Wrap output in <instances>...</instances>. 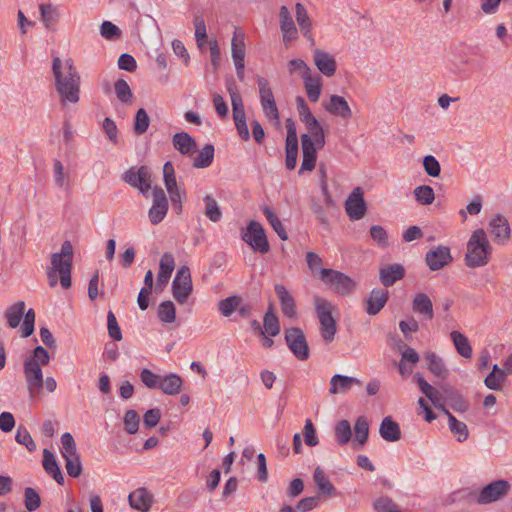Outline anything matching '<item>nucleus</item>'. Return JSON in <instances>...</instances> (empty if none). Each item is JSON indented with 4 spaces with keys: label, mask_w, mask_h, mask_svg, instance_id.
I'll use <instances>...</instances> for the list:
<instances>
[{
    "label": "nucleus",
    "mask_w": 512,
    "mask_h": 512,
    "mask_svg": "<svg viewBox=\"0 0 512 512\" xmlns=\"http://www.w3.org/2000/svg\"><path fill=\"white\" fill-rule=\"evenodd\" d=\"M52 71L55 78V88L60 96L63 106L68 103L76 104L80 100V75L71 59L62 61L55 57L52 62Z\"/></svg>",
    "instance_id": "nucleus-1"
},
{
    "label": "nucleus",
    "mask_w": 512,
    "mask_h": 512,
    "mask_svg": "<svg viewBox=\"0 0 512 512\" xmlns=\"http://www.w3.org/2000/svg\"><path fill=\"white\" fill-rule=\"evenodd\" d=\"M305 125V133L301 135L303 160L299 173L312 171L315 168L317 152L325 146V133L322 125L315 119Z\"/></svg>",
    "instance_id": "nucleus-2"
},
{
    "label": "nucleus",
    "mask_w": 512,
    "mask_h": 512,
    "mask_svg": "<svg viewBox=\"0 0 512 512\" xmlns=\"http://www.w3.org/2000/svg\"><path fill=\"white\" fill-rule=\"evenodd\" d=\"M73 262V246L70 241H64L60 252L53 253L50 266L47 267V278L50 287L60 282L64 289L71 286V270Z\"/></svg>",
    "instance_id": "nucleus-3"
},
{
    "label": "nucleus",
    "mask_w": 512,
    "mask_h": 512,
    "mask_svg": "<svg viewBox=\"0 0 512 512\" xmlns=\"http://www.w3.org/2000/svg\"><path fill=\"white\" fill-rule=\"evenodd\" d=\"M492 246L483 229L475 230L467 242L466 265L470 268L483 267L489 262Z\"/></svg>",
    "instance_id": "nucleus-4"
},
{
    "label": "nucleus",
    "mask_w": 512,
    "mask_h": 512,
    "mask_svg": "<svg viewBox=\"0 0 512 512\" xmlns=\"http://www.w3.org/2000/svg\"><path fill=\"white\" fill-rule=\"evenodd\" d=\"M313 304L320 324L321 337L326 343H330L337 331V323L332 315L336 308L332 302L319 295L313 297Z\"/></svg>",
    "instance_id": "nucleus-5"
},
{
    "label": "nucleus",
    "mask_w": 512,
    "mask_h": 512,
    "mask_svg": "<svg viewBox=\"0 0 512 512\" xmlns=\"http://www.w3.org/2000/svg\"><path fill=\"white\" fill-rule=\"evenodd\" d=\"M24 316V321L21 326V334L23 337L30 336L34 331V323H35V312L33 309H29L25 312V303L23 301H18L12 304L7 308L5 312V317L7 319L8 325L11 328H16L19 326L22 318Z\"/></svg>",
    "instance_id": "nucleus-6"
},
{
    "label": "nucleus",
    "mask_w": 512,
    "mask_h": 512,
    "mask_svg": "<svg viewBox=\"0 0 512 512\" xmlns=\"http://www.w3.org/2000/svg\"><path fill=\"white\" fill-rule=\"evenodd\" d=\"M319 279L328 285L336 294L347 296L353 293L357 283L348 275L333 269H321Z\"/></svg>",
    "instance_id": "nucleus-7"
},
{
    "label": "nucleus",
    "mask_w": 512,
    "mask_h": 512,
    "mask_svg": "<svg viewBox=\"0 0 512 512\" xmlns=\"http://www.w3.org/2000/svg\"><path fill=\"white\" fill-rule=\"evenodd\" d=\"M61 455L65 460V468L69 476L77 478L82 472L80 456L73 436L66 432L61 436Z\"/></svg>",
    "instance_id": "nucleus-8"
},
{
    "label": "nucleus",
    "mask_w": 512,
    "mask_h": 512,
    "mask_svg": "<svg viewBox=\"0 0 512 512\" xmlns=\"http://www.w3.org/2000/svg\"><path fill=\"white\" fill-rule=\"evenodd\" d=\"M227 90L231 98L233 119L237 132L242 140L247 141L250 138V133L246 123V114L242 97L234 84L228 85Z\"/></svg>",
    "instance_id": "nucleus-9"
},
{
    "label": "nucleus",
    "mask_w": 512,
    "mask_h": 512,
    "mask_svg": "<svg viewBox=\"0 0 512 512\" xmlns=\"http://www.w3.org/2000/svg\"><path fill=\"white\" fill-rule=\"evenodd\" d=\"M172 295L178 304H185L193 292V283L189 267L182 266L172 281Z\"/></svg>",
    "instance_id": "nucleus-10"
},
{
    "label": "nucleus",
    "mask_w": 512,
    "mask_h": 512,
    "mask_svg": "<svg viewBox=\"0 0 512 512\" xmlns=\"http://www.w3.org/2000/svg\"><path fill=\"white\" fill-rule=\"evenodd\" d=\"M123 180L130 186L137 188L144 197L149 196L152 188L151 171L147 166L130 168L123 175Z\"/></svg>",
    "instance_id": "nucleus-11"
},
{
    "label": "nucleus",
    "mask_w": 512,
    "mask_h": 512,
    "mask_svg": "<svg viewBox=\"0 0 512 512\" xmlns=\"http://www.w3.org/2000/svg\"><path fill=\"white\" fill-rule=\"evenodd\" d=\"M507 480L499 479L484 486L476 496V502L481 505L490 504L501 500L510 490Z\"/></svg>",
    "instance_id": "nucleus-12"
},
{
    "label": "nucleus",
    "mask_w": 512,
    "mask_h": 512,
    "mask_svg": "<svg viewBox=\"0 0 512 512\" xmlns=\"http://www.w3.org/2000/svg\"><path fill=\"white\" fill-rule=\"evenodd\" d=\"M242 239L249 244L255 251L267 253L269 243L263 226L257 221H250L246 230L242 234Z\"/></svg>",
    "instance_id": "nucleus-13"
},
{
    "label": "nucleus",
    "mask_w": 512,
    "mask_h": 512,
    "mask_svg": "<svg viewBox=\"0 0 512 512\" xmlns=\"http://www.w3.org/2000/svg\"><path fill=\"white\" fill-rule=\"evenodd\" d=\"M285 340L294 356L299 360L309 357V348L303 331L293 327L285 331Z\"/></svg>",
    "instance_id": "nucleus-14"
},
{
    "label": "nucleus",
    "mask_w": 512,
    "mask_h": 512,
    "mask_svg": "<svg viewBox=\"0 0 512 512\" xmlns=\"http://www.w3.org/2000/svg\"><path fill=\"white\" fill-rule=\"evenodd\" d=\"M488 229L496 244L505 245L510 240L511 228L504 215H494L489 221Z\"/></svg>",
    "instance_id": "nucleus-15"
},
{
    "label": "nucleus",
    "mask_w": 512,
    "mask_h": 512,
    "mask_svg": "<svg viewBox=\"0 0 512 512\" xmlns=\"http://www.w3.org/2000/svg\"><path fill=\"white\" fill-rule=\"evenodd\" d=\"M153 205L149 209L148 216L152 224L160 223L168 212V200L162 188L155 186L152 190Z\"/></svg>",
    "instance_id": "nucleus-16"
},
{
    "label": "nucleus",
    "mask_w": 512,
    "mask_h": 512,
    "mask_svg": "<svg viewBox=\"0 0 512 512\" xmlns=\"http://www.w3.org/2000/svg\"><path fill=\"white\" fill-rule=\"evenodd\" d=\"M345 210L352 220H360L366 212V204L363 198V190L361 187L353 189L345 202Z\"/></svg>",
    "instance_id": "nucleus-17"
},
{
    "label": "nucleus",
    "mask_w": 512,
    "mask_h": 512,
    "mask_svg": "<svg viewBox=\"0 0 512 512\" xmlns=\"http://www.w3.org/2000/svg\"><path fill=\"white\" fill-rule=\"evenodd\" d=\"M164 183L170 200L177 210H181V191L177 186L175 170L171 162H166L163 166Z\"/></svg>",
    "instance_id": "nucleus-18"
},
{
    "label": "nucleus",
    "mask_w": 512,
    "mask_h": 512,
    "mask_svg": "<svg viewBox=\"0 0 512 512\" xmlns=\"http://www.w3.org/2000/svg\"><path fill=\"white\" fill-rule=\"evenodd\" d=\"M24 376L30 394L38 393L43 387L42 369L37 363L24 361Z\"/></svg>",
    "instance_id": "nucleus-19"
},
{
    "label": "nucleus",
    "mask_w": 512,
    "mask_h": 512,
    "mask_svg": "<svg viewBox=\"0 0 512 512\" xmlns=\"http://www.w3.org/2000/svg\"><path fill=\"white\" fill-rule=\"evenodd\" d=\"M323 108L331 115L342 119H350L352 110L344 97L331 95L327 101L322 102Z\"/></svg>",
    "instance_id": "nucleus-20"
},
{
    "label": "nucleus",
    "mask_w": 512,
    "mask_h": 512,
    "mask_svg": "<svg viewBox=\"0 0 512 512\" xmlns=\"http://www.w3.org/2000/svg\"><path fill=\"white\" fill-rule=\"evenodd\" d=\"M425 261L432 271L439 270L452 261L450 249L446 246H438L426 254Z\"/></svg>",
    "instance_id": "nucleus-21"
},
{
    "label": "nucleus",
    "mask_w": 512,
    "mask_h": 512,
    "mask_svg": "<svg viewBox=\"0 0 512 512\" xmlns=\"http://www.w3.org/2000/svg\"><path fill=\"white\" fill-rule=\"evenodd\" d=\"M313 61L317 69L326 77H332L337 70V62L331 54L321 49L313 51Z\"/></svg>",
    "instance_id": "nucleus-22"
},
{
    "label": "nucleus",
    "mask_w": 512,
    "mask_h": 512,
    "mask_svg": "<svg viewBox=\"0 0 512 512\" xmlns=\"http://www.w3.org/2000/svg\"><path fill=\"white\" fill-rule=\"evenodd\" d=\"M131 508L139 512H148L153 504V495L143 487L132 491L128 496Z\"/></svg>",
    "instance_id": "nucleus-23"
},
{
    "label": "nucleus",
    "mask_w": 512,
    "mask_h": 512,
    "mask_svg": "<svg viewBox=\"0 0 512 512\" xmlns=\"http://www.w3.org/2000/svg\"><path fill=\"white\" fill-rule=\"evenodd\" d=\"M358 378L335 374L330 379L329 393L331 395L342 394L348 392L353 385H360Z\"/></svg>",
    "instance_id": "nucleus-24"
},
{
    "label": "nucleus",
    "mask_w": 512,
    "mask_h": 512,
    "mask_svg": "<svg viewBox=\"0 0 512 512\" xmlns=\"http://www.w3.org/2000/svg\"><path fill=\"white\" fill-rule=\"evenodd\" d=\"M174 269V256L171 253H164L159 262V272L156 279L157 287L163 288L167 285Z\"/></svg>",
    "instance_id": "nucleus-25"
},
{
    "label": "nucleus",
    "mask_w": 512,
    "mask_h": 512,
    "mask_svg": "<svg viewBox=\"0 0 512 512\" xmlns=\"http://www.w3.org/2000/svg\"><path fill=\"white\" fill-rule=\"evenodd\" d=\"M405 270L401 264L385 265L379 270V279L385 287L392 286L404 277Z\"/></svg>",
    "instance_id": "nucleus-26"
},
{
    "label": "nucleus",
    "mask_w": 512,
    "mask_h": 512,
    "mask_svg": "<svg viewBox=\"0 0 512 512\" xmlns=\"http://www.w3.org/2000/svg\"><path fill=\"white\" fill-rule=\"evenodd\" d=\"M417 384L421 392L432 402V404L445 413L444 401L439 393L432 385H430L420 373L415 375Z\"/></svg>",
    "instance_id": "nucleus-27"
},
{
    "label": "nucleus",
    "mask_w": 512,
    "mask_h": 512,
    "mask_svg": "<svg viewBox=\"0 0 512 512\" xmlns=\"http://www.w3.org/2000/svg\"><path fill=\"white\" fill-rule=\"evenodd\" d=\"M173 147L182 155H191L197 150V143L188 133L178 132L172 136Z\"/></svg>",
    "instance_id": "nucleus-28"
},
{
    "label": "nucleus",
    "mask_w": 512,
    "mask_h": 512,
    "mask_svg": "<svg viewBox=\"0 0 512 512\" xmlns=\"http://www.w3.org/2000/svg\"><path fill=\"white\" fill-rule=\"evenodd\" d=\"M280 29L284 41H292L297 38V29L292 16L286 6H282L279 11Z\"/></svg>",
    "instance_id": "nucleus-29"
},
{
    "label": "nucleus",
    "mask_w": 512,
    "mask_h": 512,
    "mask_svg": "<svg viewBox=\"0 0 512 512\" xmlns=\"http://www.w3.org/2000/svg\"><path fill=\"white\" fill-rule=\"evenodd\" d=\"M412 310L427 320H431L434 317L432 301L425 293H417L414 296Z\"/></svg>",
    "instance_id": "nucleus-30"
},
{
    "label": "nucleus",
    "mask_w": 512,
    "mask_h": 512,
    "mask_svg": "<svg viewBox=\"0 0 512 512\" xmlns=\"http://www.w3.org/2000/svg\"><path fill=\"white\" fill-rule=\"evenodd\" d=\"M275 293L280 301L283 314L288 318L296 316L295 301L288 290L282 284H276Z\"/></svg>",
    "instance_id": "nucleus-31"
},
{
    "label": "nucleus",
    "mask_w": 512,
    "mask_h": 512,
    "mask_svg": "<svg viewBox=\"0 0 512 512\" xmlns=\"http://www.w3.org/2000/svg\"><path fill=\"white\" fill-rule=\"evenodd\" d=\"M388 291L385 289H373L367 300L366 312L369 315H376L385 306L388 300Z\"/></svg>",
    "instance_id": "nucleus-32"
},
{
    "label": "nucleus",
    "mask_w": 512,
    "mask_h": 512,
    "mask_svg": "<svg viewBox=\"0 0 512 512\" xmlns=\"http://www.w3.org/2000/svg\"><path fill=\"white\" fill-rule=\"evenodd\" d=\"M313 480L321 495L325 497H332L336 494V488L325 474L321 467H317L313 473Z\"/></svg>",
    "instance_id": "nucleus-33"
},
{
    "label": "nucleus",
    "mask_w": 512,
    "mask_h": 512,
    "mask_svg": "<svg viewBox=\"0 0 512 512\" xmlns=\"http://www.w3.org/2000/svg\"><path fill=\"white\" fill-rule=\"evenodd\" d=\"M381 437L387 442H396L401 438V430L399 424L392 420L391 417H385L379 427Z\"/></svg>",
    "instance_id": "nucleus-34"
},
{
    "label": "nucleus",
    "mask_w": 512,
    "mask_h": 512,
    "mask_svg": "<svg viewBox=\"0 0 512 512\" xmlns=\"http://www.w3.org/2000/svg\"><path fill=\"white\" fill-rule=\"evenodd\" d=\"M303 79L307 97L311 102H317L320 98L323 81L319 75H313L312 72Z\"/></svg>",
    "instance_id": "nucleus-35"
},
{
    "label": "nucleus",
    "mask_w": 512,
    "mask_h": 512,
    "mask_svg": "<svg viewBox=\"0 0 512 512\" xmlns=\"http://www.w3.org/2000/svg\"><path fill=\"white\" fill-rule=\"evenodd\" d=\"M424 358L427 362V368L432 374L441 379L447 378L448 370L440 356L435 352L427 351L424 354Z\"/></svg>",
    "instance_id": "nucleus-36"
},
{
    "label": "nucleus",
    "mask_w": 512,
    "mask_h": 512,
    "mask_svg": "<svg viewBox=\"0 0 512 512\" xmlns=\"http://www.w3.org/2000/svg\"><path fill=\"white\" fill-rule=\"evenodd\" d=\"M43 467L45 471L54 478V480L62 485L64 483V476L52 452L48 449L43 450Z\"/></svg>",
    "instance_id": "nucleus-37"
},
{
    "label": "nucleus",
    "mask_w": 512,
    "mask_h": 512,
    "mask_svg": "<svg viewBox=\"0 0 512 512\" xmlns=\"http://www.w3.org/2000/svg\"><path fill=\"white\" fill-rule=\"evenodd\" d=\"M244 33L235 29L232 40H231V54L233 63H245L246 47L244 42Z\"/></svg>",
    "instance_id": "nucleus-38"
},
{
    "label": "nucleus",
    "mask_w": 512,
    "mask_h": 512,
    "mask_svg": "<svg viewBox=\"0 0 512 512\" xmlns=\"http://www.w3.org/2000/svg\"><path fill=\"white\" fill-rule=\"evenodd\" d=\"M182 384L183 382L180 376L170 373L161 377L158 389H160L164 394L175 395L180 392Z\"/></svg>",
    "instance_id": "nucleus-39"
},
{
    "label": "nucleus",
    "mask_w": 512,
    "mask_h": 512,
    "mask_svg": "<svg viewBox=\"0 0 512 512\" xmlns=\"http://www.w3.org/2000/svg\"><path fill=\"white\" fill-rule=\"evenodd\" d=\"M451 341L454 344V347L457 351V353L462 356L463 358L469 359L472 357L473 350L470 345V342L468 338L459 331H452L450 333Z\"/></svg>",
    "instance_id": "nucleus-40"
},
{
    "label": "nucleus",
    "mask_w": 512,
    "mask_h": 512,
    "mask_svg": "<svg viewBox=\"0 0 512 512\" xmlns=\"http://www.w3.org/2000/svg\"><path fill=\"white\" fill-rule=\"evenodd\" d=\"M41 20L46 28H51L58 23L60 19V11L56 5L51 3H42L39 5Z\"/></svg>",
    "instance_id": "nucleus-41"
},
{
    "label": "nucleus",
    "mask_w": 512,
    "mask_h": 512,
    "mask_svg": "<svg viewBox=\"0 0 512 512\" xmlns=\"http://www.w3.org/2000/svg\"><path fill=\"white\" fill-rule=\"evenodd\" d=\"M295 9H296V20H297V23H298V25L300 27L301 32L313 44L314 40H313L312 35H311L312 23H311V20H310V18L308 16L306 8L304 7L303 4L297 3L296 6H295Z\"/></svg>",
    "instance_id": "nucleus-42"
},
{
    "label": "nucleus",
    "mask_w": 512,
    "mask_h": 512,
    "mask_svg": "<svg viewBox=\"0 0 512 512\" xmlns=\"http://www.w3.org/2000/svg\"><path fill=\"white\" fill-rule=\"evenodd\" d=\"M369 423L365 416H359L354 424V446L362 447L368 440Z\"/></svg>",
    "instance_id": "nucleus-43"
},
{
    "label": "nucleus",
    "mask_w": 512,
    "mask_h": 512,
    "mask_svg": "<svg viewBox=\"0 0 512 512\" xmlns=\"http://www.w3.org/2000/svg\"><path fill=\"white\" fill-rule=\"evenodd\" d=\"M445 415L448 417L449 429L457 438V441H465L469 435L467 425L464 422L457 420L448 410H445Z\"/></svg>",
    "instance_id": "nucleus-44"
},
{
    "label": "nucleus",
    "mask_w": 512,
    "mask_h": 512,
    "mask_svg": "<svg viewBox=\"0 0 512 512\" xmlns=\"http://www.w3.org/2000/svg\"><path fill=\"white\" fill-rule=\"evenodd\" d=\"M263 322L264 330H261V335L267 334L270 337H275L280 333L279 321L272 307L266 311Z\"/></svg>",
    "instance_id": "nucleus-45"
},
{
    "label": "nucleus",
    "mask_w": 512,
    "mask_h": 512,
    "mask_svg": "<svg viewBox=\"0 0 512 512\" xmlns=\"http://www.w3.org/2000/svg\"><path fill=\"white\" fill-rule=\"evenodd\" d=\"M336 442L340 445H346L352 438V429L349 421L340 420L334 427Z\"/></svg>",
    "instance_id": "nucleus-46"
},
{
    "label": "nucleus",
    "mask_w": 512,
    "mask_h": 512,
    "mask_svg": "<svg viewBox=\"0 0 512 512\" xmlns=\"http://www.w3.org/2000/svg\"><path fill=\"white\" fill-rule=\"evenodd\" d=\"M413 195L420 205H431L435 200V192L429 185L417 186L413 191Z\"/></svg>",
    "instance_id": "nucleus-47"
},
{
    "label": "nucleus",
    "mask_w": 512,
    "mask_h": 512,
    "mask_svg": "<svg viewBox=\"0 0 512 512\" xmlns=\"http://www.w3.org/2000/svg\"><path fill=\"white\" fill-rule=\"evenodd\" d=\"M214 158V147L213 145H205L193 160V166L195 168H206L211 165Z\"/></svg>",
    "instance_id": "nucleus-48"
},
{
    "label": "nucleus",
    "mask_w": 512,
    "mask_h": 512,
    "mask_svg": "<svg viewBox=\"0 0 512 512\" xmlns=\"http://www.w3.org/2000/svg\"><path fill=\"white\" fill-rule=\"evenodd\" d=\"M263 213H264L267 221L269 222V224L272 226L273 230L277 233V235L282 240H287L288 234H287L282 222L277 217V215L273 212V210L266 206L263 208Z\"/></svg>",
    "instance_id": "nucleus-49"
},
{
    "label": "nucleus",
    "mask_w": 512,
    "mask_h": 512,
    "mask_svg": "<svg viewBox=\"0 0 512 512\" xmlns=\"http://www.w3.org/2000/svg\"><path fill=\"white\" fill-rule=\"evenodd\" d=\"M158 317L165 324L173 323L176 319V308L172 301L167 300L160 303Z\"/></svg>",
    "instance_id": "nucleus-50"
},
{
    "label": "nucleus",
    "mask_w": 512,
    "mask_h": 512,
    "mask_svg": "<svg viewBox=\"0 0 512 512\" xmlns=\"http://www.w3.org/2000/svg\"><path fill=\"white\" fill-rule=\"evenodd\" d=\"M114 89L117 98L124 104H130L132 102L133 93L124 79H118L114 84Z\"/></svg>",
    "instance_id": "nucleus-51"
},
{
    "label": "nucleus",
    "mask_w": 512,
    "mask_h": 512,
    "mask_svg": "<svg viewBox=\"0 0 512 512\" xmlns=\"http://www.w3.org/2000/svg\"><path fill=\"white\" fill-rule=\"evenodd\" d=\"M205 202V215L213 222H218L222 217V212L217 201L210 195L203 198Z\"/></svg>",
    "instance_id": "nucleus-52"
},
{
    "label": "nucleus",
    "mask_w": 512,
    "mask_h": 512,
    "mask_svg": "<svg viewBox=\"0 0 512 512\" xmlns=\"http://www.w3.org/2000/svg\"><path fill=\"white\" fill-rule=\"evenodd\" d=\"M508 375L509 370H501L500 374L489 373L484 380V384L491 390H501L502 385Z\"/></svg>",
    "instance_id": "nucleus-53"
},
{
    "label": "nucleus",
    "mask_w": 512,
    "mask_h": 512,
    "mask_svg": "<svg viewBox=\"0 0 512 512\" xmlns=\"http://www.w3.org/2000/svg\"><path fill=\"white\" fill-rule=\"evenodd\" d=\"M15 440L18 444L25 446L29 452H34L37 448L36 443L25 427L20 426L18 428L15 435Z\"/></svg>",
    "instance_id": "nucleus-54"
},
{
    "label": "nucleus",
    "mask_w": 512,
    "mask_h": 512,
    "mask_svg": "<svg viewBox=\"0 0 512 512\" xmlns=\"http://www.w3.org/2000/svg\"><path fill=\"white\" fill-rule=\"evenodd\" d=\"M149 124L150 118L146 110L140 108L135 115L134 132L139 135L144 134L148 130Z\"/></svg>",
    "instance_id": "nucleus-55"
},
{
    "label": "nucleus",
    "mask_w": 512,
    "mask_h": 512,
    "mask_svg": "<svg viewBox=\"0 0 512 512\" xmlns=\"http://www.w3.org/2000/svg\"><path fill=\"white\" fill-rule=\"evenodd\" d=\"M257 84H258V88H259V97H260L261 105L274 102L275 101L274 95L269 86L268 80L263 77H258Z\"/></svg>",
    "instance_id": "nucleus-56"
},
{
    "label": "nucleus",
    "mask_w": 512,
    "mask_h": 512,
    "mask_svg": "<svg viewBox=\"0 0 512 512\" xmlns=\"http://www.w3.org/2000/svg\"><path fill=\"white\" fill-rule=\"evenodd\" d=\"M53 174L54 181L57 187L66 188L68 187V174L65 171L63 164L59 160H55L53 163Z\"/></svg>",
    "instance_id": "nucleus-57"
},
{
    "label": "nucleus",
    "mask_w": 512,
    "mask_h": 512,
    "mask_svg": "<svg viewBox=\"0 0 512 512\" xmlns=\"http://www.w3.org/2000/svg\"><path fill=\"white\" fill-rule=\"evenodd\" d=\"M370 235L379 247L387 248L389 246L388 233L384 227L380 225H373L370 228Z\"/></svg>",
    "instance_id": "nucleus-58"
},
{
    "label": "nucleus",
    "mask_w": 512,
    "mask_h": 512,
    "mask_svg": "<svg viewBox=\"0 0 512 512\" xmlns=\"http://www.w3.org/2000/svg\"><path fill=\"white\" fill-rule=\"evenodd\" d=\"M240 298L237 296L227 297L219 302V310L223 316H230L240 305Z\"/></svg>",
    "instance_id": "nucleus-59"
},
{
    "label": "nucleus",
    "mask_w": 512,
    "mask_h": 512,
    "mask_svg": "<svg viewBox=\"0 0 512 512\" xmlns=\"http://www.w3.org/2000/svg\"><path fill=\"white\" fill-rule=\"evenodd\" d=\"M140 417L135 410H128L124 416V427L128 434H135L138 431Z\"/></svg>",
    "instance_id": "nucleus-60"
},
{
    "label": "nucleus",
    "mask_w": 512,
    "mask_h": 512,
    "mask_svg": "<svg viewBox=\"0 0 512 512\" xmlns=\"http://www.w3.org/2000/svg\"><path fill=\"white\" fill-rule=\"evenodd\" d=\"M446 395L452 408L457 412H465L468 409L467 402L462 398V396L451 389H445Z\"/></svg>",
    "instance_id": "nucleus-61"
},
{
    "label": "nucleus",
    "mask_w": 512,
    "mask_h": 512,
    "mask_svg": "<svg viewBox=\"0 0 512 512\" xmlns=\"http://www.w3.org/2000/svg\"><path fill=\"white\" fill-rule=\"evenodd\" d=\"M288 71L290 74H299L302 78L311 73V68L300 58L292 59L288 62Z\"/></svg>",
    "instance_id": "nucleus-62"
},
{
    "label": "nucleus",
    "mask_w": 512,
    "mask_h": 512,
    "mask_svg": "<svg viewBox=\"0 0 512 512\" xmlns=\"http://www.w3.org/2000/svg\"><path fill=\"white\" fill-rule=\"evenodd\" d=\"M100 34L107 40H116L121 37V30L112 22L104 21L100 26Z\"/></svg>",
    "instance_id": "nucleus-63"
},
{
    "label": "nucleus",
    "mask_w": 512,
    "mask_h": 512,
    "mask_svg": "<svg viewBox=\"0 0 512 512\" xmlns=\"http://www.w3.org/2000/svg\"><path fill=\"white\" fill-rule=\"evenodd\" d=\"M25 507L28 511H35L41 504L39 494L31 487H27L24 491Z\"/></svg>",
    "instance_id": "nucleus-64"
}]
</instances>
